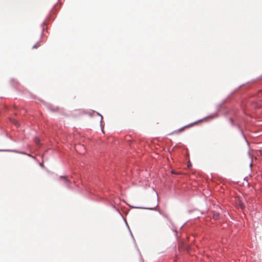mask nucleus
I'll return each mask as SVG.
<instances>
[{
	"instance_id": "1",
	"label": "nucleus",
	"mask_w": 262,
	"mask_h": 262,
	"mask_svg": "<svg viewBox=\"0 0 262 262\" xmlns=\"http://www.w3.org/2000/svg\"><path fill=\"white\" fill-rule=\"evenodd\" d=\"M196 122H195V123H193L190 124H189V125H187V126H184V127H182V128H180V129H179V130H178V133H180L181 132H182V131L184 130V129L185 128H187V127H191V126H192L193 124H196Z\"/></svg>"
},
{
	"instance_id": "2",
	"label": "nucleus",
	"mask_w": 262,
	"mask_h": 262,
	"mask_svg": "<svg viewBox=\"0 0 262 262\" xmlns=\"http://www.w3.org/2000/svg\"><path fill=\"white\" fill-rule=\"evenodd\" d=\"M213 217L214 220H218L220 217V213H214L213 214Z\"/></svg>"
},
{
	"instance_id": "3",
	"label": "nucleus",
	"mask_w": 262,
	"mask_h": 262,
	"mask_svg": "<svg viewBox=\"0 0 262 262\" xmlns=\"http://www.w3.org/2000/svg\"><path fill=\"white\" fill-rule=\"evenodd\" d=\"M238 205L239 206V207L241 208V209H243L244 208V205L243 203H242L241 202H239V204H238Z\"/></svg>"
},
{
	"instance_id": "4",
	"label": "nucleus",
	"mask_w": 262,
	"mask_h": 262,
	"mask_svg": "<svg viewBox=\"0 0 262 262\" xmlns=\"http://www.w3.org/2000/svg\"><path fill=\"white\" fill-rule=\"evenodd\" d=\"M39 46H40V44L38 42H37L36 45H35L34 46H33L32 48L36 49L37 47H38Z\"/></svg>"
},
{
	"instance_id": "5",
	"label": "nucleus",
	"mask_w": 262,
	"mask_h": 262,
	"mask_svg": "<svg viewBox=\"0 0 262 262\" xmlns=\"http://www.w3.org/2000/svg\"><path fill=\"white\" fill-rule=\"evenodd\" d=\"M12 122L13 123H14L15 125H18V122L16 120H15V119H12Z\"/></svg>"
},
{
	"instance_id": "6",
	"label": "nucleus",
	"mask_w": 262,
	"mask_h": 262,
	"mask_svg": "<svg viewBox=\"0 0 262 262\" xmlns=\"http://www.w3.org/2000/svg\"><path fill=\"white\" fill-rule=\"evenodd\" d=\"M35 141L37 144H39V139L38 138H36Z\"/></svg>"
},
{
	"instance_id": "7",
	"label": "nucleus",
	"mask_w": 262,
	"mask_h": 262,
	"mask_svg": "<svg viewBox=\"0 0 262 262\" xmlns=\"http://www.w3.org/2000/svg\"><path fill=\"white\" fill-rule=\"evenodd\" d=\"M65 181L67 182L68 181V180H67L66 178H65Z\"/></svg>"
},
{
	"instance_id": "8",
	"label": "nucleus",
	"mask_w": 262,
	"mask_h": 262,
	"mask_svg": "<svg viewBox=\"0 0 262 262\" xmlns=\"http://www.w3.org/2000/svg\"><path fill=\"white\" fill-rule=\"evenodd\" d=\"M100 116H101V120H102V118H102V116L101 115H100Z\"/></svg>"
}]
</instances>
